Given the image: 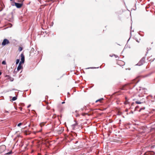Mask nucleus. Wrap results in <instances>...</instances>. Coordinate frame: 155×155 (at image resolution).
Masks as SVG:
<instances>
[{
  "label": "nucleus",
  "mask_w": 155,
  "mask_h": 155,
  "mask_svg": "<svg viewBox=\"0 0 155 155\" xmlns=\"http://www.w3.org/2000/svg\"><path fill=\"white\" fill-rule=\"evenodd\" d=\"M96 68L95 67H90V68H87V69H90V68H91V69H94V68Z\"/></svg>",
  "instance_id": "a211bd4d"
},
{
  "label": "nucleus",
  "mask_w": 155,
  "mask_h": 155,
  "mask_svg": "<svg viewBox=\"0 0 155 155\" xmlns=\"http://www.w3.org/2000/svg\"><path fill=\"white\" fill-rule=\"evenodd\" d=\"M22 124V123H20L18 124L17 126H18L19 127L20 126H21Z\"/></svg>",
  "instance_id": "2eb2a0df"
},
{
  "label": "nucleus",
  "mask_w": 155,
  "mask_h": 155,
  "mask_svg": "<svg viewBox=\"0 0 155 155\" xmlns=\"http://www.w3.org/2000/svg\"><path fill=\"white\" fill-rule=\"evenodd\" d=\"M5 113H8V111L5 110Z\"/></svg>",
  "instance_id": "5701e85b"
},
{
  "label": "nucleus",
  "mask_w": 155,
  "mask_h": 155,
  "mask_svg": "<svg viewBox=\"0 0 155 155\" xmlns=\"http://www.w3.org/2000/svg\"><path fill=\"white\" fill-rule=\"evenodd\" d=\"M87 114V113L83 114H82V115L83 116H84L85 114Z\"/></svg>",
  "instance_id": "412c9836"
},
{
  "label": "nucleus",
  "mask_w": 155,
  "mask_h": 155,
  "mask_svg": "<svg viewBox=\"0 0 155 155\" xmlns=\"http://www.w3.org/2000/svg\"><path fill=\"white\" fill-rule=\"evenodd\" d=\"M12 153V150H11L9 152L6 153L5 154V155H9L11 154Z\"/></svg>",
  "instance_id": "0eeeda50"
},
{
  "label": "nucleus",
  "mask_w": 155,
  "mask_h": 155,
  "mask_svg": "<svg viewBox=\"0 0 155 155\" xmlns=\"http://www.w3.org/2000/svg\"><path fill=\"white\" fill-rule=\"evenodd\" d=\"M47 109H48V110H49L50 109V107H47Z\"/></svg>",
  "instance_id": "aec40b11"
},
{
  "label": "nucleus",
  "mask_w": 155,
  "mask_h": 155,
  "mask_svg": "<svg viewBox=\"0 0 155 155\" xmlns=\"http://www.w3.org/2000/svg\"><path fill=\"white\" fill-rule=\"evenodd\" d=\"M77 124V123H76V124H73V125H72V127H75V126H76Z\"/></svg>",
  "instance_id": "dca6fc26"
},
{
  "label": "nucleus",
  "mask_w": 155,
  "mask_h": 155,
  "mask_svg": "<svg viewBox=\"0 0 155 155\" xmlns=\"http://www.w3.org/2000/svg\"><path fill=\"white\" fill-rule=\"evenodd\" d=\"M2 64L5 65L6 64V62L5 61H3L2 62Z\"/></svg>",
  "instance_id": "4468645a"
},
{
  "label": "nucleus",
  "mask_w": 155,
  "mask_h": 155,
  "mask_svg": "<svg viewBox=\"0 0 155 155\" xmlns=\"http://www.w3.org/2000/svg\"><path fill=\"white\" fill-rule=\"evenodd\" d=\"M145 109V107H141V108H140V110H139V111L140 112L142 110H144Z\"/></svg>",
  "instance_id": "ddd939ff"
},
{
  "label": "nucleus",
  "mask_w": 155,
  "mask_h": 155,
  "mask_svg": "<svg viewBox=\"0 0 155 155\" xmlns=\"http://www.w3.org/2000/svg\"><path fill=\"white\" fill-rule=\"evenodd\" d=\"M114 55L115 56V57L116 58H117V55H116L114 54Z\"/></svg>",
  "instance_id": "393cba45"
},
{
  "label": "nucleus",
  "mask_w": 155,
  "mask_h": 155,
  "mask_svg": "<svg viewBox=\"0 0 155 155\" xmlns=\"http://www.w3.org/2000/svg\"><path fill=\"white\" fill-rule=\"evenodd\" d=\"M21 61L20 63H24L25 62V56L23 53H22L21 54Z\"/></svg>",
  "instance_id": "39448f33"
},
{
  "label": "nucleus",
  "mask_w": 155,
  "mask_h": 155,
  "mask_svg": "<svg viewBox=\"0 0 155 155\" xmlns=\"http://www.w3.org/2000/svg\"><path fill=\"white\" fill-rule=\"evenodd\" d=\"M21 63L19 62L18 66L17 68L18 71H19L21 69L23 68L22 66L21 65Z\"/></svg>",
  "instance_id": "423d86ee"
},
{
  "label": "nucleus",
  "mask_w": 155,
  "mask_h": 155,
  "mask_svg": "<svg viewBox=\"0 0 155 155\" xmlns=\"http://www.w3.org/2000/svg\"><path fill=\"white\" fill-rule=\"evenodd\" d=\"M64 103H65V102H64V101L62 102V104H64Z\"/></svg>",
  "instance_id": "b1692460"
},
{
  "label": "nucleus",
  "mask_w": 155,
  "mask_h": 155,
  "mask_svg": "<svg viewBox=\"0 0 155 155\" xmlns=\"http://www.w3.org/2000/svg\"><path fill=\"white\" fill-rule=\"evenodd\" d=\"M13 0H10V1H12Z\"/></svg>",
  "instance_id": "72a5a7b5"
},
{
  "label": "nucleus",
  "mask_w": 155,
  "mask_h": 155,
  "mask_svg": "<svg viewBox=\"0 0 155 155\" xmlns=\"http://www.w3.org/2000/svg\"><path fill=\"white\" fill-rule=\"evenodd\" d=\"M68 94L70 95V94H69V92L68 93Z\"/></svg>",
  "instance_id": "c756f323"
},
{
  "label": "nucleus",
  "mask_w": 155,
  "mask_h": 155,
  "mask_svg": "<svg viewBox=\"0 0 155 155\" xmlns=\"http://www.w3.org/2000/svg\"><path fill=\"white\" fill-rule=\"evenodd\" d=\"M131 113H133V112L132 111V112H131Z\"/></svg>",
  "instance_id": "f704fd0d"
},
{
  "label": "nucleus",
  "mask_w": 155,
  "mask_h": 155,
  "mask_svg": "<svg viewBox=\"0 0 155 155\" xmlns=\"http://www.w3.org/2000/svg\"><path fill=\"white\" fill-rule=\"evenodd\" d=\"M104 99L103 98H101L100 99H99L97 100L96 101V102H97L98 101H100V102H101V101L103 100Z\"/></svg>",
  "instance_id": "1a4fd4ad"
},
{
  "label": "nucleus",
  "mask_w": 155,
  "mask_h": 155,
  "mask_svg": "<svg viewBox=\"0 0 155 155\" xmlns=\"http://www.w3.org/2000/svg\"><path fill=\"white\" fill-rule=\"evenodd\" d=\"M139 43V41H138L137 40H136Z\"/></svg>",
  "instance_id": "a878e982"
},
{
  "label": "nucleus",
  "mask_w": 155,
  "mask_h": 155,
  "mask_svg": "<svg viewBox=\"0 0 155 155\" xmlns=\"http://www.w3.org/2000/svg\"><path fill=\"white\" fill-rule=\"evenodd\" d=\"M154 98L155 99V96H154Z\"/></svg>",
  "instance_id": "2f4dec72"
},
{
  "label": "nucleus",
  "mask_w": 155,
  "mask_h": 155,
  "mask_svg": "<svg viewBox=\"0 0 155 155\" xmlns=\"http://www.w3.org/2000/svg\"><path fill=\"white\" fill-rule=\"evenodd\" d=\"M17 99V98L16 97H12V101H15Z\"/></svg>",
  "instance_id": "6e6552de"
},
{
  "label": "nucleus",
  "mask_w": 155,
  "mask_h": 155,
  "mask_svg": "<svg viewBox=\"0 0 155 155\" xmlns=\"http://www.w3.org/2000/svg\"><path fill=\"white\" fill-rule=\"evenodd\" d=\"M145 58L144 57L136 65L138 66H141L145 62Z\"/></svg>",
  "instance_id": "f03ea898"
},
{
  "label": "nucleus",
  "mask_w": 155,
  "mask_h": 155,
  "mask_svg": "<svg viewBox=\"0 0 155 155\" xmlns=\"http://www.w3.org/2000/svg\"><path fill=\"white\" fill-rule=\"evenodd\" d=\"M79 116V114H77L76 115V117H78Z\"/></svg>",
  "instance_id": "6ab92c4d"
},
{
  "label": "nucleus",
  "mask_w": 155,
  "mask_h": 155,
  "mask_svg": "<svg viewBox=\"0 0 155 155\" xmlns=\"http://www.w3.org/2000/svg\"><path fill=\"white\" fill-rule=\"evenodd\" d=\"M81 110H83V108H81Z\"/></svg>",
  "instance_id": "473e14b6"
},
{
  "label": "nucleus",
  "mask_w": 155,
  "mask_h": 155,
  "mask_svg": "<svg viewBox=\"0 0 155 155\" xmlns=\"http://www.w3.org/2000/svg\"><path fill=\"white\" fill-rule=\"evenodd\" d=\"M12 5L14 6V5Z\"/></svg>",
  "instance_id": "c9c22d12"
},
{
  "label": "nucleus",
  "mask_w": 155,
  "mask_h": 155,
  "mask_svg": "<svg viewBox=\"0 0 155 155\" xmlns=\"http://www.w3.org/2000/svg\"><path fill=\"white\" fill-rule=\"evenodd\" d=\"M135 103L137 104H141L143 103V102H140V101H136Z\"/></svg>",
  "instance_id": "f8f14e48"
},
{
  "label": "nucleus",
  "mask_w": 155,
  "mask_h": 155,
  "mask_svg": "<svg viewBox=\"0 0 155 155\" xmlns=\"http://www.w3.org/2000/svg\"><path fill=\"white\" fill-rule=\"evenodd\" d=\"M6 149L5 145H3L0 146V153H2Z\"/></svg>",
  "instance_id": "7ed1b4c3"
},
{
  "label": "nucleus",
  "mask_w": 155,
  "mask_h": 155,
  "mask_svg": "<svg viewBox=\"0 0 155 155\" xmlns=\"http://www.w3.org/2000/svg\"><path fill=\"white\" fill-rule=\"evenodd\" d=\"M19 61H20L19 59H17L16 61V64H17L19 63Z\"/></svg>",
  "instance_id": "9d476101"
},
{
  "label": "nucleus",
  "mask_w": 155,
  "mask_h": 155,
  "mask_svg": "<svg viewBox=\"0 0 155 155\" xmlns=\"http://www.w3.org/2000/svg\"><path fill=\"white\" fill-rule=\"evenodd\" d=\"M138 107V106H137L135 108H137V107Z\"/></svg>",
  "instance_id": "bb28decb"
},
{
  "label": "nucleus",
  "mask_w": 155,
  "mask_h": 155,
  "mask_svg": "<svg viewBox=\"0 0 155 155\" xmlns=\"http://www.w3.org/2000/svg\"><path fill=\"white\" fill-rule=\"evenodd\" d=\"M2 74V73L0 71V75H1Z\"/></svg>",
  "instance_id": "cd10ccee"
},
{
  "label": "nucleus",
  "mask_w": 155,
  "mask_h": 155,
  "mask_svg": "<svg viewBox=\"0 0 155 155\" xmlns=\"http://www.w3.org/2000/svg\"><path fill=\"white\" fill-rule=\"evenodd\" d=\"M14 3L15 4V5L17 8H21L23 5V4L22 3H18L15 2H14Z\"/></svg>",
  "instance_id": "20e7f679"
},
{
  "label": "nucleus",
  "mask_w": 155,
  "mask_h": 155,
  "mask_svg": "<svg viewBox=\"0 0 155 155\" xmlns=\"http://www.w3.org/2000/svg\"><path fill=\"white\" fill-rule=\"evenodd\" d=\"M14 80V78H11L10 79V81H13Z\"/></svg>",
  "instance_id": "f3484780"
},
{
  "label": "nucleus",
  "mask_w": 155,
  "mask_h": 155,
  "mask_svg": "<svg viewBox=\"0 0 155 155\" xmlns=\"http://www.w3.org/2000/svg\"><path fill=\"white\" fill-rule=\"evenodd\" d=\"M22 50V48L21 47H19L18 48V50L21 51Z\"/></svg>",
  "instance_id": "9b49d317"
},
{
  "label": "nucleus",
  "mask_w": 155,
  "mask_h": 155,
  "mask_svg": "<svg viewBox=\"0 0 155 155\" xmlns=\"http://www.w3.org/2000/svg\"><path fill=\"white\" fill-rule=\"evenodd\" d=\"M134 104V102H133L132 103V105H133V104Z\"/></svg>",
  "instance_id": "c85d7f7f"
},
{
  "label": "nucleus",
  "mask_w": 155,
  "mask_h": 155,
  "mask_svg": "<svg viewBox=\"0 0 155 155\" xmlns=\"http://www.w3.org/2000/svg\"><path fill=\"white\" fill-rule=\"evenodd\" d=\"M30 106H31V105H30H30H28V106L27 107H28H28H29Z\"/></svg>",
  "instance_id": "4be33fe9"
},
{
  "label": "nucleus",
  "mask_w": 155,
  "mask_h": 155,
  "mask_svg": "<svg viewBox=\"0 0 155 155\" xmlns=\"http://www.w3.org/2000/svg\"><path fill=\"white\" fill-rule=\"evenodd\" d=\"M9 43L10 41H9L7 39L5 38L4 39L3 41L2 42V46H4L8 44H9Z\"/></svg>",
  "instance_id": "f257e3e1"
},
{
  "label": "nucleus",
  "mask_w": 155,
  "mask_h": 155,
  "mask_svg": "<svg viewBox=\"0 0 155 155\" xmlns=\"http://www.w3.org/2000/svg\"><path fill=\"white\" fill-rule=\"evenodd\" d=\"M75 112L77 113L78 112V111L76 110Z\"/></svg>",
  "instance_id": "7c9ffc66"
}]
</instances>
